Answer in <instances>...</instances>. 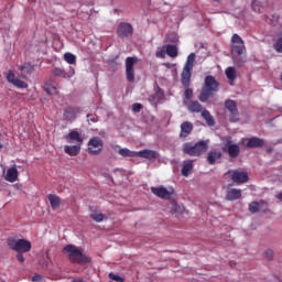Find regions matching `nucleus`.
Returning <instances> with one entry per match:
<instances>
[{
    "label": "nucleus",
    "mask_w": 282,
    "mask_h": 282,
    "mask_svg": "<svg viewBox=\"0 0 282 282\" xmlns=\"http://www.w3.org/2000/svg\"><path fill=\"white\" fill-rule=\"evenodd\" d=\"M267 7L268 0H253L251 3L253 12H258L259 14H261V12H263V10H265Z\"/></svg>",
    "instance_id": "22"
},
{
    "label": "nucleus",
    "mask_w": 282,
    "mask_h": 282,
    "mask_svg": "<svg viewBox=\"0 0 282 282\" xmlns=\"http://www.w3.org/2000/svg\"><path fill=\"white\" fill-rule=\"evenodd\" d=\"M206 151H208V143L206 141H199L195 145L193 143L183 144V153L192 158H198V155L206 153Z\"/></svg>",
    "instance_id": "5"
},
{
    "label": "nucleus",
    "mask_w": 282,
    "mask_h": 282,
    "mask_svg": "<svg viewBox=\"0 0 282 282\" xmlns=\"http://www.w3.org/2000/svg\"><path fill=\"white\" fill-rule=\"evenodd\" d=\"M109 279H111V281H116V282H124V278L120 276V275H116V273H109Z\"/></svg>",
    "instance_id": "40"
},
{
    "label": "nucleus",
    "mask_w": 282,
    "mask_h": 282,
    "mask_svg": "<svg viewBox=\"0 0 282 282\" xmlns=\"http://www.w3.org/2000/svg\"><path fill=\"white\" fill-rule=\"evenodd\" d=\"M261 206H268V203L265 200H260V202H252L249 204V212L250 213H259V208Z\"/></svg>",
    "instance_id": "28"
},
{
    "label": "nucleus",
    "mask_w": 282,
    "mask_h": 282,
    "mask_svg": "<svg viewBox=\"0 0 282 282\" xmlns=\"http://www.w3.org/2000/svg\"><path fill=\"white\" fill-rule=\"evenodd\" d=\"M225 107L229 111V122H239V109H237V102L232 99L225 101Z\"/></svg>",
    "instance_id": "11"
},
{
    "label": "nucleus",
    "mask_w": 282,
    "mask_h": 282,
    "mask_svg": "<svg viewBox=\"0 0 282 282\" xmlns=\"http://www.w3.org/2000/svg\"><path fill=\"white\" fill-rule=\"evenodd\" d=\"M88 122H96L98 120V116L96 115H87Z\"/></svg>",
    "instance_id": "44"
},
{
    "label": "nucleus",
    "mask_w": 282,
    "mask_h": 282,
    "mask_svg": "<svg viewBox=\"0 0 282 282\" xmlns=\"http://www.w3.org/2000/svg\"><path fill=\"white\" fill-rule=\"evenodd\" d=\"M193 171V161H184L183 167H182V175L183 177H188L189 173Z\"/></svg>",
    "instance_id": "27"
},
{
    "label": "nucleus",
    "mask_w": 282,
    "mask_h": 282,
    "mask_svg": "<svg viewBox=\"0 0 282 282\" xmlns=\"http://www.w3.org/2000/svg\"><path fill=\"white\" fill-rule=\"evenodd\" d=\"M99 135H105V132H100Z\"/></svg>",
    "instance_id": "52"
},
{
    "label": "nucleus",
    "mask_w": 282,
    "mask_h": 282,
    "mask_svg": "<svg viewBox=\"0 0 282 282\" xmlns=\"http://www.w3.org/2000/svg\"><path fill=\"white\" fill-rule=\"evenodd\" d=\"M163 65H164V67H167V69H171V63H165Z\"/></svg>",
    "instance_id": "49"
},
{
    "label": "nucleus",
    "mask_w": 282,
    "mask_h": 282,
    "mask_svg": "<svg viewBox=\"0 0 282 282\" xmlns=\"http://www.w3.org/2000/svg\"><path fill=\"white\" fill-rule=\"evenodd\" d=\"M165 54H167L170 58H177L178 56L177 45L175 44L165 45Z\"/></svg>",
    "instance_id": "25"
},
{
    "label": "nucleus",
    "mask_w": 282,
    "mask_h": 282,
    "mask_svg": "<svg viewBox=\"0 0 282 282\" xmlns=\"http://www.w3.org/2000/svg\"><path fill=\"white\" fill-rule=\"evenodd\" d=\"M241 198V189L231 188L226 194L227 202H236Z\"/></svg>",
    "instance_id": "23"
},
{
    "label": "nucleus",
    "mask_w": 282,
    "mask_h": 282,
    "mask_svg": "<svg viewBox=\"0 0 282 282\" xmlns=\"http://www.w3.org/2000/svg\"><path fill=\"white\" fill-rule=\"evenodd\" d=\"M150 191L160 199H171V197H173V194L175 193V189H173V187L166 188L164 186L151 187Z\"/></svg>",
    "instance_id": "8"
},
{
    "label": "nucleus",
    "mask_w": 282,
    "mask_h": 282,
    "mask_svg": "<svg viewBox=\"0 0 282 282\" xmlns=\"http://www.w3.org/2000/svg\"><path fill=\"white\" fill-rule=\"evenodd\" d=\"M264 256L268 261H272V259H274V251L272 249H268L264 251Z\"/></svg>",
    "instance_id": "41"
},
{
    "label": "nucleus",
    "mask_w": 282,
    "mask_h": 282,
    "mask_svg": "<svg viewBox=\"0 0 282 282\" xmlns=\"http://www.w3.org/2000/svg\"><path fill=\"white\" fill-rule=\"evenodd\" d=\"M132 111L134 113H140V111H142V104H133L132 105Z\"/></svg>",
    "instance_id": "42"
},
{
    "label": "nucleus",
    "mask_w": 282,
    "mask_h": 282,
    "mask_svg": "<svg viewBox=\"0 0 282 282\" xmlns=\"http://www.w3.org/2000/svg\"><path fill=\"white\" fill-rule=\"evenodd\" d=\"M184 105L185 107H187V109L191 111V113H202V111H204L202 104H199V101H186L184 100Z\"/></svg>",
    "instance_id": "19"
},
{
    "label": "nucleus",
    "mask_w": 282,
    "mask_h": 282,
    "mask_svg": "<svg viewBox=\"0 0 282 282\" xmlns=\"http://www.w3.org/2000/svg\"><path fill=\"white\" fill-rule=\"evenodd\" d=\"M53 74L54 76H59L61 78H72V76H74V70L70 73H65V69L54 68Z\"/></svg>",
    "instance_id": "33"
},
{
    "label": "nucleus",
    "mask_w": 282,
    "mask_h": 282,
    "mask_svg": "<svg viewBox=\"0 0 282 282\" xmlns=\"http://www.w3.org/2000/svg\"><path fill=\"white\" fill-rule=\"evenodd\" d=\"M48 202L51 204V207L53 210H56L57 208H61V198L54 194L48 195Z\"/></svg>",
    "instance_id": "29"
},
{
    "label": "nucleus",
    "mask_w": 282,
    "mask_h": 282,
    "mask_svg": "<svg viewBox=\"0 0 282 282\" xmlns=\"http://www.w3.org/2000/svg\"><path fill=\"white\" fill-rule=\"evenodd\" d=\"M195 53L187 56L186 63L181 74V83L183 87H191V78L193 76V67L195 65Z\"/></svg>",
    "instance_id": "4"
},
{
    "label": "nucleus",
    "mask_w": 282,
    "mask_h": 282,
    "mask_svg": "<svg viewBox=\"0 0 282 282\" xmlns=\"http://www.w3.org/2000/svg\"><path fill=\"white\" fill-rule=\"evenodd\" d=\"M191 133H193V123L189 121H184L181 124L180 138H188Z\"/></svg>",
    "instance_id": "21"
},
{
    "label": "nucleus",
    "mask_w": 282,
    "mask_h": 282,
    "mask_svg": "<svg viewBox=\"0 0 282 282\" xmlns=\"http://www.w3.org/2000/svg\"><path fill=\"white\" fill-rule=\"evenodd\" d=\"M64 61L68 63V65H74L76 64V55L72 53H66L64 54Z\"/></svg>",
    "instance_id": "36"
},
{
    "label": "nucleus",
    "mask_w": 282,
    "mask_h": 282,
    "mask_svg": "<svg viewBox=\"0 0 282 282\" xmlns=\"http://www.w3.org/2000/svg\"><path fill=\"white\" fill-rule=\"evenodd\" d=\"M7 243L10 250L14 252H30L32 250V242L25 239L8 238Z\"/></svg>",
    "instance_id": "6"
},
{
    "label": "nucleus",
    "mask_w": 282,
    "mask_h": 282,
    "mask_svg": "<svg viewBox=\"0 0 282 282\" xmlns=\"http://www.w3.org/2000/svg\"><path fill=\"white\" fill-rule=\"evenodd\" d=\"M180 207H178V205L177 204H175L174 205V209H173V213H180V209H178Z\"/></svg>",
    "instance_id": "48"
},
{
    "label": "nucleus",
    "mask_w": 282,
    "mask_h": 282,
    "mask_svg": "<svg viewBox=\"0 0 282 282\" xmlns=\"http://www.w3.org/2000/svg\"><path fill=\"white\" fill-rule=\"evenodd\" d=\"M44 91H46L48 96H58V87L56 82H46L44 84Z\"/></svg>",
    "instance_id": "20"
},
{
    "label": "nucleus",
    "mask_w": 282,
    "mask_h": 282,
    "mask_svg": "<svg viewBox=\"0 0 282 282\" xmlns=\"http://www.w3.org/2000/svg\"><path fill=\"white\" fill-rule=\"evenodd\" d=\"M223 151L228 153L229 158H239V153H241L239 145L232 143L231 141H228L225 144Z\"/></svg>",
    "instance_id": "13"
},
{
    "label": "nucleus",
    "mask_w": 282,
    "mask_h": 282,
    "mask_svg": "<svg viewBox=\"0 0 282 282\" xmlns=\"http://www.w3.org/2000/svg\"><path fill=\"white\" fill-rule=\"evenodd\" d=\"M64 153H67L70 158H76L80 153V145H65Z\"/></svg>",
    "instance_id": "24"
},
{
    "label": "nucleus",
    "mask_w": 282,
    "mask_h": 282,
    "mask_svg": "<svg viewBox=\"0 0 282 282\" xmlns=\"http://www.w3.org/2000/svg\"><path fill=\"white\" fill-rule=\"evenodd\" d=\"M231 54L235 62V65L238 67H243V58H239V56H243L246 54V43L243 42V39L237 33H235L231 37Z\"/></svg>",
    "instance_id": "1"
},
{
    "label": "nucleus",
    "mask_w": 282,
    "mask_h": 282,
    "mask_svg": "<svg viewBox=\"0 0 282 282\" xmlns=\"http://www.w3.org/2000/svg\"><path fill=\"white\" fill-rule=\"evenodd\" d=\"M65 140L66 142H68V144H72L74 142H77L78 145L83 144V137H80V132L76 130H72L68 134H66Z\"/></svg>",
    "instance_id": "16"
},
{
    "label": "nucleus",
    "mask_w": 282,
    "mask_h": 282,
    "mask_svg": "<svg viewBox=\"0 0 282 282\" xmlns=\"http://www.w3.org/2000/svg\"><path fill=\"white\" fill-rule=\"evenodd\" d=\"M202 118H204L208 127H215V118L213 117V115H210V111L204 109L202 111Z\"/></svg>",
    "instance_id": "26"
},
{
    "label": "nucleus",
    "mask_w": 282,
    "mask_h": 282,
    "mask_svg": "<svg viewBox=\"0 0 282 282\" xmlns=\"http://www.w3.org/2000/svg\"><path fill=\"white\" fill-rule=\"evenodd\" d=\"M217 91H219V84L217 79H215L213 75H208L205 77L198 100H200V102H207L208 98H213Z\"/></svg>",
    "instance_id": "2"
},
{
    "label": "nucleus",
    "mask_w": 282,
    "mask_h": 282,
    "mask_svg": "<svg viewBox=\"0 0 282 282\" xmlns=\"http://www.w3.org/2000/svg\"><path fill=\"white\" fill-rule=\"evenodd\" d=\"M273 48L278 54H282V37H279L275 43L273 44Z\"/></svg>",
    "instance_id": "38"
},
{
    "label": "nucleus",
    "mask_w": 282,
    "mask_h": 282,
    "mask_svg": "<svg viewBox=\"0 0 282 282\" xmlns=\"http://www.w3.org/2000/svg\"><path fill=\"white\" fill-rule=\"evenodd\" d=\"M2 140H3V134H2V133H0V150H1V149H3V143H1V142H2Z\"/></svg>",
    "instance_id": "47"
},
{
    "label": "nucleus",
    "mask_w": 282,
    "mask_h": 282,
    "mask_svg": "<svg viewBox=\"0 0 282 282\" xmlns=\"http://www.w3.org/2000/svg\"><path fill=\"white\" fill-rule=\"evenodd\" d=\"M225 74L229 80H235L237 78V69H235V67H228Z\"/></svg>",
    "instance_id": "35"
},
{
    "label": "nucleus",
    "mask_w": 282,
    "mask_h": 282,
    "mask_svg": "<svg viewBox=\"0 0 282 282\" xmlns=\"http://www.w3.org/2000/svg\"><path fill=\"white\" fill-rule=\"evenodd\" d=\"M273 19H276V20H279V17H276V15H273Z\"/></svg>",
    "instance_id": "51"
},
{
    "label": "nucleus",
    "mask_w": 282,
    "mask_h": 282,
    "mask_svg": "<svg viewBox=\"0 0 282 282\" xmlns=\"http://www.w3.org/2000/svg\"><path fill=\"white\" fill-rule=\"evenodd\" d=\"M20 72H24V74H33L34 72V65L30 63H25L24 65H21L18 67Z\"/></svg>",
    "instance_id": "34"
},
{
    "label": "nucleus",
    "mask_w": 282,
    "mask_h": 282,
    "mask_svg": "<svg viewBox=\"0 0 282 282\" xmlns=\"http://www.w3.org/2000/svg\"><path fill=\"white\" fill-rule=\"evenodd\" d=\"M4 180L11 184H14L19 180V170H17V166L8 169Z\"/></svg>",
    "instance_id": "17"
},
{
    "label": "nucleus",
    "mask_w": 282,
    "mask_h": 282,
    "mask_svg": "<svg viewBox=\"0 0 282 282\" xmlns=\"http://www.w3.org/2000/svg\"><path fill=\"white\" fill-rule=\"evenodd\" d=\"M118 153L121 158H138V152L131 151L127 148L119 149Z\"/></svg>",
    "instance_id": "31"
},
{
    "label": "nucleus",
    "mask_w": 282,
    "mask_h": 282,
    "mask_svg": "<svg viewBox=\"0 0 282 282\" xmlns=\"http://www.w3.org/2000/svg\"><path fill=\"white\" fill-rule=\"evenodd\" d=\"M62 252L64 254H68L69 261L72 263H77L78 265H85L86 263H90L91 259L86 257L83 253V250L77 249L76 246L74 245H67L66 247L63 248Z\"/></svg>",
    "instance_id": "3"
},
{
    "label": "nucleus",
    "mask_w": 282,
    "mask_h": 282,
    "mask_svg": "<svg viewBox=\"0 0 282 282\" xmlns=\"http://www.w3.org/2000/svg\"><path fill=\"white\" fill-rule=\"evenodd\" d=\"M278 199H282V193L276 195Z\"/></svg>",
    "instance_id": "50"
},
{
    "label": "nucleus",
    "mask_w": 282,
    "mask_h": 282,
    "mask_svg": "<svg viewBox=\"0 0 282 282\" xmlns=\"http://www.w3.org/2000/svg\"><path fill=\"white\" fill-rule=\"evenodd\" d=\"M156 58H164L166 56V51L164 50H158L155 53Z\"/></svg>",
    "instance_id": "43"
},
{
    "label": "nucleus",
    "mask_w": 282,
    "mask_h": 282,
    "mask_svg": "<svg viewBox=\"0 0 282 282\" xmlns=\"http://www.w3.org/2000/svg\"><path fill=\"white\" fill-rule=\"evenodd\" d=\"M64 118H65V120H74V118H75L74 110L72 108H67L64 111Z\"/></svg>",
    "instance_id": "37"
},
{
    "label": "nucleus",
    "mask_w": 282,
    "mask_h": 282,
    "mask_svg": "<svg viewBox=\"0 0 282 282\" xmlns=\"http://www.w3.org/2000/svg\"><path fill=\"white\" fill-rule=\"evenodd\" d=\"M191 86L185 87V93H184V100H191L193 98V89L189 88Z\"/></svg>",
    "instance_id": "39"
},
{
    "label": "nucleus",
    "mask_w": 282,
    "mask_h": 282,
    "mask_svg": "<svg viewBox=\"0 0 282 282\" xmlns=\"http://www.w3.org/2000/svg\"><path fill=\"white\" fill-rule=\"evenodd\" d=\"M32 281L33 282H41L43 281V276L41 274H35L33 278H32Z\"/></svg>",
    "instance_id": "46"
},
{
    "label": "nucleus",
    "mask_w": 282,
    "mask_h": 282,
    "mask_svg": "<svg viewBox=\"0 0 282 282\" xmlns=\"http://www.w3.org/2000/svg\"><path fill=\"white\" fill-rule=\"evenodd\" d=\"M90 219H93V221H96L97 224H100L105 221V215L101 214L100 210L94 209L90 213Z\"/></svg>",
    "instance_id": "30"
},
{
    "label": "nucleus",
    "mask_w": 282,
    "mask_h": 282,
    "mask_svg": "<svg viewBox=\"0 0 282 282\" xmlns=\"http://www.w3.org/2000/svg\"><path fill=\"white\" fill-rule=\"evenodd\" d=\"M17 259L18 261H20V263H23L25 261V258L23 257V252H18Z\"/></svg>",
    "instance_id": "45"
},
{
    "label": "nucleus",
    "mask_w": 282,
    "mask_h": 282,
    "mask_svg": "<svg viewBox=\"0 0 282 282\" xmlns=\"http://www.w3.org/2000/svg\"><path fill=\"white\" fill-rule=\"evenodd\" d=\"M117 36L119 39H129L133 36V25L129 22H121L117 26Z\"/></svg>",
    "instance_id": "9"
},
{
    "label": "nucleus",
    "mask_w": 282,
    "mask_h": 282,
    "mask_svg": "<svg viewBox=\"0 0 282 282\" xmlns=\"http://www.w3.org/2000/svg\"><path fill=\"white\" fill-rule=\"evenodd\" d=\"M137 158H143L144 160H158L160 154L155 150L144 149L137 152Z\"/></svg>",
    "instance_id": "14"
},
{
    "label": "nucleus",
    "mask_w": 282,
    "mask_h": 282,
    "mask_svg": "<svg viewBox=\"0 0 282 282\" xmlns=\"http://www.w3.org/2000/svg\"><path fill=\"white\" fill-rule=\"evenodd\" d=\"M7 80L10 83V85H13V87H17L18 89H28L29 87L28 83L18 78L13 70H9L7 74Z\"/></svg>",
    "instance_id": "12"
},
{
    "label": "nucleus",
    "mask_w": 282,
    "mask_h": 282,
    "mask_svg": "<svg viewBox=\"0 0 282 282\" xmlns=\"http://www.w3.org/2000/svg\"><path fill=\"white\" fill-rule=\"evenodd\" d=\"M219 158H221V152L210 151L207 155V162H208V164H215V162H217V160H219Z\"/></svg>",
    "instance_id": "32"
},
{
    "label": "nucleus",
    "mask_w": 282,
    "mask_h": 282,
    "mask_svg": "<svg viewBox=\"0 0 282 282\" xmlns=\"http://www.w3.org/2000/svg\"><path fill=\"white\" fill-rule=\"evenodd\" d=\"M248 173L243 171H234L231 174V180L236 184H246L248 182Z\"/></svg>",
    "instance_id": "15"
},
{
    "label": "nucleus",
    "mask_w": 282,
    "mask_h": 282,
    "mask_svg": "<svg viewBox=\"0 0 282 282\" xmlns=\"http://www.w3.org/2000/svg\"><path fill=\"white\" fill-rule=\"evenodd\" d=\"M135 63H138V57L126 58V76L128 83H133L135 80V69L133 68Z\"/></svg>",
    "instance_id": "10"
},
{
    "label": "nucleus",
    "mask_w": 282,
    "mask_h": 282,
    "mask_svg": "<svg viewBox=\"0 0 282 282\" xmlns=\"http://www.w3.org/2000/svg\"><path fill=\"white\" fill-rule=\"evenodd\" d=\"M265 144V141L259 137L250 138L246 144L247 149H261Z\"/></svg>",
    "instance_id": "18"
},
{
    "label": "nucleus",
    "mask_w": 282,
    "mask_h": 282,
    "mask_svg": "<svg viewBox=\"0 0 282 282\" xmlns=\"http://www.w3.org/2000/svg\"><path fill=\"white\" fill-rule=\"evenodd\" d=\"M104 147L105 143L102 142V139H100V137H94L88 141V153L90 155H100Z\"/></svg>",
    "instance_id": "7"
}]
</instances>
